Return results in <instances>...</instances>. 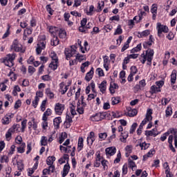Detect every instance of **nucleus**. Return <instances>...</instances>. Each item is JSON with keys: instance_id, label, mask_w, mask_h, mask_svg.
Segmentation results:
<instances>
[{"instance_id": "f257e3e1", "label": "nucleus", "mask_w": 177, "mask_h": 177, "mask_svg": "<svg viewBox=\"0 0 177 177\" xmlns=\"http://www.w3.org/2000/svg\"><path fill=\"white\" fill-rule=\"evenodd\" d=\"M153 56H154V50L148 49L146 50V54L142 53L141 55V57H142V59L140 58V60L142 63V64H145L147 60V64L148 66H151V61L153 60Z\"/></svg>"}, {"instance_id": "f03ea898", "label": "nucleus", "mask_w": 177, "mask_h": 177, "mask_svg": "<svg viewBox=\"0 0 177 177\" xmlns=\"http://www.w3.org/2000/svg\"><path fill=\"white\" fill-rule=\"evenodd\" d=\"M16 59V54H8L6 57L3 59L2 63H4L5 66L7 67H13L15 66V59Z\"/></svg>"}, {"instance_id": "7ed1b4c3", "label": "nucleus", "mask_w": 177, "mask_h": 177, "mask_svg": "<svg viewBox=\"0 0 177 177\" xmlns=\"http://www.w3.org/2000/svg\"><path fill=\"white\" fill-rule=\"evenodd\" d=\"M11 49H13L15 52H20L21 53H24L26 52V48H23V46L19 44L17 39L14 40Z\"/></svg>"}, {"instance_id": "20e7f679", "label": "nucleus", "mask_w": 177, "mask_h": 177, "mask_svg": "<svg viewBox=\"0 0 177 177\" xmlns=\"http://www.w3.org/2000/svg\"><path fill=\"white\" fill-rule=\"evenodd\" d=\"M71 50L70 48L65 49L64 53L66 57V60H68V59H70L71 57H73V56L77 53V50H75L77 49V46H71Z\"/></svg>"}, {"instance_id": "39448f33", "label": "nucleus", "mask_w": 177, "mask_h": 177, "mask_svg": "<svg viewBox=\"0 0 177 177\" xmlns=\"http://www.w3.org/2000/svg\"><path fill=\"white\" fill-rule=\"evenodd\" d=\"M157 28H158V37H161V34L162 32H168L169 29L167 26L162 25L161 23L158 22L157 24Z\"/></svg>"}, {"instance_id": "423d86ee", "label": "nucleus", "mask_w": 177, "mask_h": 177, "mask_svg": "<svg viewBox=\"0 0 177 177\" xmlns=\"http://www.w3.org/2000/svg\"><path fill=\"white\" fill-rule=\"evenodd\" d=\"M46 48V41H41L37 44V47L36 48L37 55H41V53L44 49Z\"/></svg>"}, {"instance_id": "0eeeda50", "label": "nucleus", "mask_w": 177, "mask_h": 177, "mask_svg": "<svg viewBox=\"0 0 177 177\" xmlns=\"http://www.w3.org/2000/svg\"><path fill=\"white\" fill-rule=\"evenodd\" d=\"M64 110V104H62L60 103H57L55 104V111L56 114H57L58 115H62Z\"/></svg>"}, {"instance_id": "6e6552de", "label": "nucleus", "mask_w": 177, "mask_h": 177, "mask_svg": "<svg viewBox=\"0 0 177 177\" xmlns=\"http://www.w3.org/2000/svg\"><path fill=\"white\" fill-rule=\"evenodd\" d=\"M102 115H103V117H106L107 114L104 113L102 115V113H96L95 115L91 117V121H95V122L102 121Z\"/></svg>"}, {"instance_id": "1a4fd4ad", "label": "nucleus", "mask_w": 177, "mask_h": 177, "mask_svg": "<svg viewBox=\"0 0 177 177\" xmlns=\"http://www.w3.org/2000/svg\"><path fill=\"white\" fill-rule=\"evenodd\" d=\"M98 88L102 93H104V92H106V90L107 89V81H102L101 84H100Z\"/></svg>"}, {"instance_id": "9d476101", "label": "nucleus", "mask_w": 177, "mask_h": 177, "mask_svg": "<svg viewBox=\"0 0 177 177\" xmlns=\"http://www.w3.org/2000/svg\"><path fill=\"white\" fill-rule=\"evenodd\" d=\"M116 150L117 149H115V147H111L106 148L105 149V152L106 156H114V154H115Z\"/></svg>"}, {"instance_id": "9b49d317", "label": "nucleus", "mask_w": 177, "mask_h": 177, "mask_svg": "<svg viewBox=\"0 0 177 177\" xmlns=\"http://www.w3.org/2000/svg\"><path fill=\"white\" fill-rule=\"evenodd\" d=\"M60 124H62V118L61 117L55 118L53 120V124H54L55 129H59V128H60Z\"/></svg>"}, {"instance_id": "f8f14e48", "label": "nucleus", "mask_w": 177, "mask_h": 177, "mask_svg": "<svg viewBox=\"0 0 177 177\" xmlns=\"http://www.w3.org/2000/svg\"><path fill=\"white\" fill-rule=\"evenodd\" d=\"M95 142V133L93 131L90 132L89 136L87 138V144L93 145Z\"/></svg>"}, {"instance_id": "ddd939ff", "label": "nucleus", "mask_w": 177, "mask_h": 177, "mask_svg": "<svg viewBox=\"0 0 177 177\" xmlns=\"http://www.w3.org/2000/svg\"><path fill=\"white\" fill-rule=\"evenodd\" d=\"M69 171H70V164H68V162H66V164L64 166L62 177L67 176V174H68Z\"/></svg>"}, {"instance_id": "4468645a", "label": "nucleus", "mask_w": 177, "mask_h": 177, "mask_svg": "<svg viewBox=\"0 0 177 177\" xmlns=\"http://www.w3.org/2000/svg\"><path fill=\"white\" fill-rule=\"evenodd\" d=\"M93 77V68H91V71L86 73L85 76V80L87 82H89L91 80Z\"/></svg>"}, {"instance_id": "2eb2a0df", "label": "nucleus", "mask_w": 177, "mask_h": 177, "mask_svg": "<svg viewBox=\"0 0 177 177\" xmlns=\"http://www.w3.org/2000/svg\"><path fill=\"white\" fill-rule=\"evenodd\" d=\"M19 128H20V124H13L12 127L8 129V131L13 135L16 131H19Z\"/></svg>"}, {"instance_id": "dca6fc26", "label": "nucleus", "mask_w": 177, "mask_h": 177, "mask_svg": "<svg viewBox=\"0 0 177 177\" xmlns=\"http://www.w3.org/2000/svg\"><path fill=\"white\" fill-rule=\"evenodd\" d=\"M176 82V70H173L171 75V84L174 85Z\"/></svg>"}, {"instance_id": "f3484780", "label": "nucleus", "mask_w": 177, "mask_h": 177, "mask_svg": "<svg viewBox=\"0 0 177 177\" xmlns=\"http://www.w3.org/2000/svg\"><path fill=\"white\" fill-rule=\"evenodd\" d=\"M52 37H53V38L51 40V45L52 46H57V45H59V38H57V36L55 35H53Z\"/></svg>"}, {"instance_id": "a211bd4d", "label": "nucleus", "mask_w": 177, "mask_h": 177, "mask_svg": "<svg viewBox=\"0 0 177 177\" xmlns=\"http://www.w3.org/2000/svg\"><path fill=\"white\" fill-rule=\"evenodd\" d=\"M50 56L53 62H54L55 63H59V59L57 58V55L56 54V53H55V51L51 52L50 54Z\"/></svg>"}, {"instance_id": "6ab92c4d", "label": "nucleus", "mask_w": 177, "mask_h": 177, "mask_svg": "<svg viewBox=\"0 0 177 177\" xmlns=\"http://www.w3.org/2000/svg\"><path fill=\"white\" fill-rule=\"evenodd\" d=\"M153 120V117L149 114L146 115V118L142 121L141 124L142 125H146L147 124V122L151 121Z\"/></svg>"}, {"instance_id": "aec40b11", "label": "nucleus", "mask_w": 177, "mask_h": 177, "mask_svg": "<svg viewBox=\"0 0 177 177\" xmlns=\"http://www.w3.org/2000/svg\"><path fill=\"white\" fill-rule=\"evenodd\" d=\"M56 161V158L55 156H49L46 160L47 165H53V162Z\"/></svg>"}, {"instance_id": "412c9836", "label": "nucleus", "mask_w": 177, "mask_h": 177, "mask_svg": "<svg viewBox=\"0 0 177 177\" xmlns=\"http://www.w3.org/2000/svg\"><path fill=\"white\" fill-rule=\"evenodd\" d=\"M138 38H143V37H147L150 35V31L149 30H144L142 32H138Z\"/></svg>"}, {"instance_id": "4be33fe9", "label": "nucleus", "mask_w": 177, "mask_h": 177, "mask_svg": "<svg viewBox=\"0 0 177 177\" xmlns=\"http://www.w3.org/2000/svg\"><path fill=\"white\" fill-rule=\"evenodd\" d=\"M129 117H135L138 114V111L136 109H130L127 113Z\"/></svg>"}, {"instance_id": "5701e85b", "label": "nucleus", "mask_w": 177, "mask_h": 177, "mask_svg": "<svg viewBox=\"0 0 177 177\" xmlns=\"http://www.w3.org/2000/svg\"><path fill=\"white\" fill-rule=\"evenodd\" d=\"M170 115H172V107L167 106L165 111V117L168 118L170 117Z\"/></svg>"}, {"instance_id": "b1692460", "label": "nucleus", "mask_w": 177, "mask_h": 177, "mask_svg": "<svg viewBox=\"0 0 177 177\" xmlns=\"http://www.w3.org/2000/svg\"><path fill=\"white\" fill-rule=\"evenodd\" d=\"M46 94L50 99H53L55 97V94L50 91V88H46Z\"/></svg>"}, {"instance_id": "393cba45", "label": "nucleus", "mask_w": 177, "mask_h": 177, "mask_svg": "<svg viewBox=\"0 0 177 177\" xmlns=\"http://www.w3.org/2000/svg\"><path fill=\"white\" fill-rule=\"evenodd\" d=\"M17 168L19 172H21L24 169V164H23L22 161H18L17 162Z\"/></svg>"}, {"instance_id": "a878e982", "label": "nucleus", "mask_w": 177, "mask_h": 177, "mask_svg": "<svg viewBox=\"0 0 177 177\" xmlns=\"http://www.w3.org/2000/svg\"><path fill=\"white\" fill-rule=\"evenodd\" d=\"M67 139V133L64 132L62 133L61 138L59 139V144L62 145Z\"/></svg>"}, {"instance_id": "bb28decb", "label": "nucleus", "mask_w": 177, "mask_h": 177, "mask_svg": "<svg viewBox=\"0 0 177 177\" xmlns=\"http://www.w3.org/2000/svg\"><path fill=\"white\" fill-rule=\"evenodd\" d=\"M77 146L80 150H82V147H84V138L82 137L79 138Z\"/></svg>"}, {"instance_id": "cd10ccee", "label": "nucleus", "mask_w": 177, "mask_h": 177, "mask_svg": "<svg viewBox=\"0 0 177 177\" xmlns=\"http://www.w3.org/2000/svg\"><path fill=\"white\" fill-rule=\"evenodd\" d=\"M76 60H79L80 62H82V60H86V57L84 55H76Z\"/></svg>"}, {"instance_id": "c85d7f7f", "label": "nucleus", "mask_w": 177, "mask_h": 177, "mask_svg": "<svg viewBox=\"0 0 177 177\" xmlns=\"http://www.w3.org/2000/svg\"><path fill=\"white\" fill-rule=\"evenodd\" d=\"M151 93H157V92H161V89L160 87H157L156 86H152L151 87Z\"/></svg>"}, {"instance_id": "c756f323", "label": "nucleus", "mask_w": 177, "mask_h": 177, "mask_svg": "<svg viewBox=\"0 0 177 177\" xmlns=\"http://www.w3.org/2000/svg\"><path fill=\"white\" fill-rule=\"evenodd\" d=\"M111 104H113V106L115 105V104H118V103H120V97H113L111 98Z\"/></svg>"}, {"instance_id": "7c9ffc66", "label": "nucleus", "mask_w": 177, "mask_h": 177, "mask_svg": "<svg viewBox=\"0 0 177 177\" xmlns=\"http://www.w3.org/2000/svg\"><path fill=\"white\" fill-rule=\"evenodd\" d=\"M24 147H26V143L23 142L21 145V147H17L18 153H24L25 151Z\"/></svg>"}, {"instance_id": "2f4dec72", "label": "nucleus", "mask_w": 177, "mask_h": 177, "mask_svg": "<svg viewBox=\"0 0 177 177\" xmlns=\"http://www.w3.org/2000/svg\"><path fill=\"white\" fill-rule=\"evenodd\" d=\"M122 34V29L121 28V25H118L114 35H121Z\"/></svg>"}, {"instance_id": "473e14b6", "label": "nucleus", "mask_w": 177, "mask_h": 177, "mask_svg": "<svg viewBox=\"0 0 177 177\" xmlns=\"http://www.w3.org/2000/svg\"><path fill=\"white\" fill-rule=\"evenodd\" d=\"M145 135L146 136H157L158 133L153 132V131H146Z\"/></svg>"}, {"instance_id": "72a5a7b5", "label": "nucleus", "mask_w": 177, "mask_h": 177, "mask_svg": "<svg viewBox=\"0 0 177 177\" xmlns=\"http://www.w3.org/2000/svg\"><path fill=\"white\" fill-rule=\"evenodd\" d=\"M41 146H46L48 145V138L46 136H42L41 139Z\"/></svg>"}, {"instance_id": "f704fd0d", "label": "nucleus", "mask_w": 177, "mask_h": 177, "mask_svg": "<svg viewBox=\"0 0 177 177\" xmlns=\"http://www.w3.org/2000/svg\"><path fill=\"white\" fill-rule=\"evenodd\" d=\"M141 49H142V44H138V45H137V46L136 48H133L131 50V53H135L136 52H139V50H140Z\"/></svg>"}, {"instance_id": "c9c22d12", "label": "nucleus", "mask_w": 177, "mask_h": 177, "mask_svg": "<svg viewBox=\"0 0 177 177\" xmlns=\"http://www.w3.org/2000/svg\"><path fill=\"white\" fill-rule=\"evenodd\" d=\"M57 63H59V62H52L49 64L50 68H52V70H57Z\"/></svg>"}, {"instance_id": "e433bc0d", "label": "nucleus", "mask_w": 177, "mask_h": 177, "mask_svg": "<svg viewBox=\"0 0 177 177\" xmlns=\"http://www.w3.org/2000/svg\"><path fill=\"white\" fill-rule=\"evenodd\" d=\"M39 102V97L36 96L35 100L32 101V104L35 109H37V106H38V102Z\"/></svg>"}, {"instance_id": "4c0bfd02", "label": "nucleus", "mask_w": 177, "mask_h": 177, "mask_svg": "<svg viewBox=\"0 0 177 177\" xmlns=\"http://www.w3.org/2000/svg\"><path fill=\"white\" fill-rule=\"evenodd\" d=\"M26 127H27V120L25 119L21 122V132H24Z\"/></svg>"}, {"instance_id": "58836bf2", "label": "nucleus", "mask_w": 177, "mask_h": 177, "mask_svg": "<svg viewBox=\"0 0 177 177\" xmlns=\"http://www.w3.org/2000/svg\"><path fill=\"white\" fill-rule=\"evenodd\" d=\"M169 131L170 133H171V135H174V139H177V129L171 128L169 129Z\"/></svg>"}, {"instance_id": "ea45409f", "label": "nucleus", "mask_w": 177, "mask_h": 177, "mask_svg": "<svg viewBox=\"0 0 177 177\" xmlns=\"http://www.w3.org/2000/svg\"><path fill=\"white\" fill-rule=\"evenodd\" d=\"M121 161V152H119L117 155V158L114 160V164H118Z\"/></svg>"}, {"instance_id": "a19ab883", "label": "nucleus", "mask_w": 177, "mask_h": 177, "mask_svg": "<svg viewBox=\"0 0 177 177\" xmlns=\"http://www.w3.org/2000/svg\"><path fill=\"white\" fill-rule=\"evenodd\" d=\"M127 174H128V165L125 164L122 167V174L127 175Z\"/></svg>"}, {"instance_id": "79ce46f5", "label": "nucleus", "mask_w": 177, "mask_h": 177, "mask_svg": "<svg viewBox=\"0 0 177 177\" xmlns=\"http://www.w3.org/2000/svg\"><path fill=\"white\" fill-rule=\"evenodd\" d=\"M59 149L61 151H63L65 153H70V151H71V149H68V148L63 147V145H60Z\"/></svg>"}, {"instance_id": "37998d69", "label": "nucleus", "mask_w": 177, "mask_h": 177, "mask_svg": "<svg viewBox=\"0 0 177 177\" xmlns=\"http://www.w3.org/2000/svg\"><path fill=\"white\" fill-rule=\"evenodd\" d=\"M136 73H138V68H136V66H131L130 74H133V75H135V74H136Z\"/></svg>"}, {"instance_id": "c03bdc74", "label": "nucleus", "mask_w": 177, "mask_h": 177, "mask_svg": "<svg viewBox=\"0 0 177 177\" xmlns=\"http://www.w3.org/2000/svg\"><path fill=\"white\" fill-rule=\"evenodd\" d=\"M59 38H66V31L60 30L59 32Z\"/></svg>"}, {"instance_id": "a18cd8bd", "label": "nucleus", "mask_w": 177, "mask_h": 177, "mask_svg": "<svg viewBox=\"0 0 177 177\" xmlns=\"http://www.w3.org/2000/svg\"><path fill=\"white\" fill-rule=\"evenodd\" d=\"M10 122V121L9 120V118L8 117H4L2 119V124H3L4 125H8Z\"/></svg>"}, {"instance_id": "49530a36", "label": "nucleus", "mask_w": 177, "mask_h": 177, "mask_svg": "<svg viewBox=\"0 0 177 177\" xmlns=\"http://www.w3.org/2000/svg\"><path fill=\"white\" fill-rule=\"evenodd\" d=\"M136 127H138V124L137 123H133L130 129V133H133V132H135L136 129Z\"/></svg>"}, {"instance_id": "de8ad7c7", "label": "nucleus", "mask_w": 177, "mask_h": 177, "mask_svg": "<svg viewBox=\"0 0 177 177\" xmlns=\"http://www.w3.org/2000/svg\"><path fill=\"white\" fill-rule=\"evenodd\" d=\"M15 142H16V143H17V145H21V142H23V138H21V136H18L15 138Z\"/></svg>"}, {"instance_id": "09e8293b", "label": "nucleus", "mask_w": 177, "mask_h": 177, "mask_svg": "<svg viewBox=\"0 0 177 177\" xmlns=\"http://www.w3.org/2000/svg\"><path fill=\"white\" fill-rule=\"evenodd\" d=\"M136 167V164H135V162L130 160L129 162V168H131V169L133 171V168Z\"/></svg>"}, {"instance_id": "8fccbe9b", "label": "nucleus", "mask_w": 177, "mask_h": 177, "mask_svg": "<svg viewBox=\"0 0 177 177\" xmlns=\"http://www.w3.org/2000/svg\"><path fill=\"white\" fill-rule=\"evenodd\" d=\"M56 27L50 26L49 28V32H50L51 35L53 36L55 34Z\"/></svg>"}, {"instance_id": "3c124183", "label": "nucleus", "mask_w": 177, "mask_h": 177, "mask_svg": "<svg viewBox=\"0 0 177 177\" xmlns=\"http://www.w3.org/2000/svg\"><path fill=\"white\" fill-rule=\"evenodd\" d=\"M99 138H100V139H102V140H104V139H106V138H107V133H99Z\"/></svg>"}, {"instance_id": "603ef678", "label": "nucleus", "mask_w": 177, "mask_h": 177, "mask_svg": "<svg viewBox=\"0 0 177 177\" xmlns=\"http://www.w3.org/2000/svg\"><path fill=\"white\" fill-rule=\"evenodd\" d=\"M97 73H98L99 77H103L104 75L103 70L100 68H97Z\"/></svg>"}, {"instance_id": "864d4df0", "label": "nucleus", "mask_w": 177, "mask_h": 177, "mask_svg": "<svg viewBox=\"0 0 177 177\" xmlns=\"http://www.w3.org/2000/svg\"><path fill=\"white\" fill-rule=\"evenodd\" d=\"M46 10L48 12L49 15H53V10H52V8L50 7V4L46 6Z\"/></svg>"}, {"instance_id": "5fc2aeb1", "label": "nucleus", "mask_w": 177, "mask_h": 177, "mask_svg": "<svg viewBox=\"0 0 177 177\" xmlns=\"http://www.w3.org/2000/svg\"><path fill=\"white\" fill-rule=\"evenodd\" d=\"M3 161L5 162H9V157H8L7 156H3L1 158V162H3Z\"/></svg>"}, {"instance_id": "6e6d98bb", "label": "nucleus", "mask_w": 177, "mask_h": 177, "mask_svg": "<svg viewBox=\"0 0 177 177\" xmlns=\"http://www.w3.org/2000/svg\"><path fill=\"white\" fill-rule=\"evenodd\" d=\"M20 106H21V101H20V100H18L15 104V109H19V107H20Z\"/></svg>"}, {"instance_id": "4d7b16f0", "label": "nucleus", "mask_w": 177, "mask_h": 177, "mask_svg": "<svg viewBox=\"0 0 177 177\" xmlns=\"http://www.w3.org/2000/svg\"><path fill=\"white\" fill-rule=\"evenodd\" d=\"M31 142H29L28 143L27 145V151H26V154H30V153H31V150H32V148H31Z\"/></svg>"}, {"instance_id": "13d9d810", "label": "nucleus", "mask_w": 177, "mask_h": 177, "mask_svg": "<svg viewBox=\"0 0 177 177\" xmlns=\"http://www.w3.org/2000/svg\"><path fill=\"white\" fill-rule=\"evenodd\" d=\"M151 13H157V5L153 4L151 9Z\"/></svg>"}, {"instance_id": "bf43d9fd", "label": "nucleus", "mask_w": 177, "mask_h": 177, "mask_svg": "<svg viewBox=\"0 0 177 177\" xmlns=\"http://www.w3.org/2000/svg\"><path fill=\"white\" fill-rule=\"evenodd\" d=\"M71 113L73 115L77 114V112L75 111V106L72 105V106H71Z\"/></svg>"}, {"instance_id": "052dcab7", "label": "nucleus", "mask_w": 177, "mask_h": 177, "mask_svg": "<svg viewBox=\"0 0 177 177\" xmlns=\"http://www.w3.org/2000/svg\"><path fill=\"white\" fill-rule=\"evenodd\" d=\"M68 86H70V85H67V86H65L64 88L62 89L60 91L62 95H64V93H66V92H67V91H68Z\"/></svg>"}, {"instance_id": "680f3d73", "label": "nucleus", "mask_w": 177, "mask_h": 177, "mask_svg": "<svg viewBox=\"0 0 177 177\" xmlns=\"http://www.w3.org/2000/svg\"><path fill=\"white\" fill-rule=\"evenodd\" d=\"M174 37H175V35L172 32H169L167 36V38H168L169 41H172V39H174Z\"/></svg>"}, {"instance_id": "e2e57ef3", "label": "nucleus", "mask_w": 177, "mask_h": 177, "mask_svg": "<svg viewBox=\"0 0 177 177\" xmlns=\"http://www.w3.org/2000/svg\"><path fill=\"white\" fill-rule=\"evenodd\" d=\"M6 138L7 140H10L12 139V134L9 132V131H8L6 134Z\"/></svg>"}, {"instance_id": "0e129e2a", "label": "nucleus", "mask_w": 177, "mask_h": 177, "mask_svg": "<svg viewBox=\"0 0 177 177\" xmlns=\"http://www.w3.org/2000/svg\"><path fill=\"white\" fill-rule=\"evenodd\" d=\"M156 84L157 85L158 88H161L163 85H164V81H159V82H156Z\"/></svg>"}, {"instance_id": "69168bd1", "label": "nucleus", "mask_w": 177, "mask_h": 177, "mask_svg": "<svg viewBox=\"0 0 177 177\" xmlns=\"http://www.w3.org/2000/svg\"><path fill=\"white\" fill-rule=\"evenodd\" d=\"M102 167H104V169H107V160H102L101 161Z\"/></svg>"}, {"instance_id": "338daca9", "label": "nucleus", "mask_w": 177, "mask_h": 177, "mask_svg": "<svg viewBox=\"0 0 177 177\" xmlns=\"http://www.w3.org/2000/svg\"><path fill=\"white\" fill-rule=\"evenodd\" d=\"M156 153V151L154 149H151L147 153V156L148 157H151L154 153Z\"/></svg>"}, {"instance_id": "774afa93", "label": "nucleus", "mask_w": 177, "mask_h": 177, "mask_svg": "<svg viewBox=\"0 0 177 177\" xmlns=\"http://www.w3.org/2000/svg\"><path fill=\"white\" fill-rule=\"evenodd\" d=\"M103 109H104V110H109V109H110V103L105 102L104 104Z\"/></svg>"}]
</instances>
